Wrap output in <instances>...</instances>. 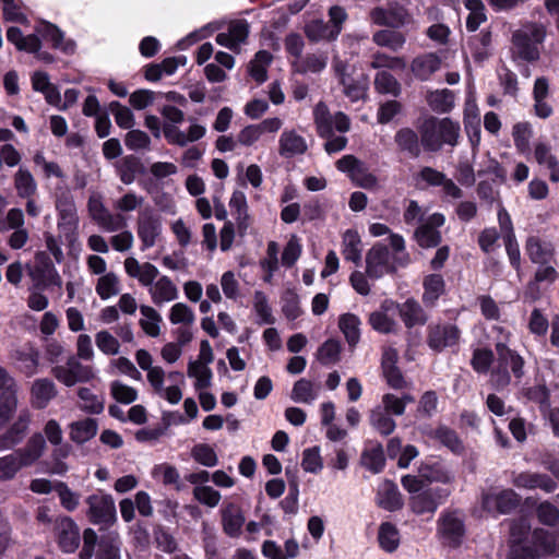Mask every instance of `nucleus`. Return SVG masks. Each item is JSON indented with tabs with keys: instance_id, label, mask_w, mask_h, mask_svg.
Returning a JSON list of instances; mask_svg holds the SVG:
<instances>
[{
	"instance_id": "nucleus-1",
	"label": "nucleus",
	"mask_w": 559,
	"mask_h": 559,
	"mask_svg": "<svg viewBox=\"0 0 559 559\" xmlns=\"http://www.w3.org/2000/svg\"><path fill=\"white\" fill-rule=\"evenodd\" d=\"M496 364L490 372V385L496 391L507 389L512 379L518 384L525 377L526 361L520 353L503 342L495 344Z\"/></svg>"
},
{
	"instance_id": "nucleus-2",
	"label": "nucleus",
	"mask_w": 559,
	"mask_h": 559,
	"mask_svg": "<svg viewBox=\"0 0 559 559\" xmlns=\"http://www.w3.org/2000/svg\"><path fill=\"white\" fill-rule=\"evenodd\" d=\"M425 152L437 153L443 145L456 146L461 127L457 121L449 117L438 118L429 116L423 123Z\"/></svg>"
},
{
	"instance_id": "nucleus-3",
	"label": "nucleus",
	"mask_w": 559,
	"mask_h": 559,
	"mask_svg": "<svg viewBox=\"0 0 559 559\" xmlns=\"http://www.w3.org/2000/svg\"><path fill=\"white\" fill-rule=\"evenodd\" d=\"M83 546L79 552L80 559H121L122 542L117 532L98 537L97 533L87 527L82 533Z\"/></svg>"
},
{
	"instance_id": "nucleus-4",
	"label": "nucleus",
	"mask_w": 559,
	"mask_h": 559,
	"mask_svg": "<svg viewBox=\"0 0 559 559\" xmlns=\"http://www.w3.org/2000/svg\"><path fill=\"white\" fill-rule=\"evenodd\" d=\"M546 38V27L540 23H528L512 33L513 59L535 62L540 58L539 46Z\"/></svg>"
},
{
	"instance_id": "nucleus-5",
	"label": "nucleus",
	"mask_w": 559,
	"mask_h": 559,
	"mask_svg": "<svg viewBox=\"0 0 559 559\" xmlns=\"http://www.w3.org/2000/svg\"><path fill=\"white\" fill-rule=\"evenodd\" d=\"M556 552V536L549 531L536 527L526 540L510 545L509 559H540Z\"/></svg>"
},
{
	"instance_id": "nucleus-6",
	"label": "nucleus",
	"mask_w": 559,
	"mask_h": 559,
	"mask_svg": "<svg viewBox=\"0 0 559 559\" xmlns=\"http://www.w3.org/2000/svg\"><path fill=\"white\" fill-rule=\"evenodd\" d=\"M466 534L464 520L457 511L444 510L437 521V535L443 546L457 549L462 546Z\"/></svg>"
},
{
	"instance_id": "nucleus-7",
	"label": "nucleus",
	"mask_w": 559,
	"mask_h": 559,
	"mask_svg": "<svg viewBox=\"0 0 559 559\" xmlns=\"http://www.w3.org/2000/svg\"><path fill=\"white\" fill-rule=\"evenodd\" d=\"M85 503L87 504L86 518L92 524L109 527L117 522V511L111 495L99 490L90 495Z\"/></svg>"
},
{
	"instance_id": "nucleus-8",
	"label": "nucleus",
	"mask_w": 559,
	"mask_h": 559,
	"mask_svg": "<svg viewBox=\"0 0 559 559\" xmlns=\"http://www.w3.org/2000/svg\"><path fill=\"white\" fill-rule=\"evenodd\" d=\"M373 24L399 29L412 22L408 10L397 1H391L386 7H376L369 13Z\"/></svg>"
},
{
	"instance_id": "nucleus-9",
	"label": "nucleus",
	"mask_w": 559,
	"mask_h": 559,
	"mask_svg": "<svg viewBox=\"0 0 559 559\" xmlns=\"http://www.w3.org/2000/svg\"><path fill=\"white\" fill-rule=\"evenodd\" d=\"M460 338L461 330L455 324L431 323L427 326L426 343L436 353L457 346Z\"/></svg>"
},
{
	"instance_id": "nucleus-10",
	"label": "nucleus",
	"mask_w": 559,
	"mask_h": 559,
	"mask_svg": "<svg viewBox=\"0 0 559 559\" xmlns=\"http://www.w3.org/2000/svg\"><path fill=\"white\" fill-rule=\"evenodd\" d=\"M55 535L59 549L64 554L75 552L81 543L80 527L70 516H59L55 521Z\"/></svg>"
},
{
	"instance_id": "nucleus-11",
	"label": "nucleus",
	"mask_w": 559,
	"mask_h": 559,
	"mask_svg": "<svg viewBox=\"0 0 559 559\" xmlns=\"http://www.w3.org/2000/svg\"><path fill=\"white\" fill-rule=\"evenodd\" d=\"M31 277L34 281V288L38 290H44L52 285L60 286L62 283L52 260L43 251L35 255V266L31 272Z\"/></svg>"
},
{
	"instance_id": "nucleus-12",
	"label": "nucleus",
	"mask_w": 559,
	"mask_h": 559,
	"mask_svg": "<svg viewBox=\"0 0 559 559\" xmlns=\"http://www.w3.org/2000/svg\"><path fill=\"white\" fill-rule=\"evenodd\" d=\"M394 142L400 153L409 158H418L425 152L423 126L418 127V132L411 127H403L394 134Z\"/></svg>"
},
{
	"instance_id": "nucleus-13",
	"label": "nucleus",
	"mask_w": 559,
	"mask_h": 559,
	"mask_svg": "<svg viewBox=\"0 0 559 559\" xmlns=\"http://www.w3.org/2000/svg\"><path fill=\"white\" fill-rule=\"evenodd\" d=\"M525 253L533 264H557L555 245L539 236H528L526 238Z\"/></svg>"
},
{
	"instance_id": "nucleus-14",
	"label": "nucleus",
	"mask_w": 559,
	"mask_h": 559,
	"mask_svg": "<svg viewBox=\"0 0 559 559\" xmlns=\"http://www.w3.org/2000/svg\"><path fill=\"white\" fill-rule=\"evenodd\" d=\"M35 31L40 38L49 41L52 48L59 49L66 55L74 53L76 48L75 41L73 39H64V33L56 24L41 21Z\"/></svg>"
},
{
	"instance_id": "nucleus-15",
	"label": "nucleus",
	"mask_w": 559,
	"mask_h": 559,
	"mask_svg": "<svg viewBox=\"0 0 559 559\" xmlns=\"http://www.w3.org/2000/svg\"><path fill=\"white\" fill-rule=\"evenodd\" d=\"M512 484L520 489L539 488L545 492H552L557 488V483L549 475L530 471L513 474Z\"/></svg>"
},
{
	"instance_id": "nucleus-16",
	"label": "nucleus",
	"mask_w": 559,
	"mask_h": 559,
	"mask_svg": "<svg viewBox=\"0 0 559 559\" xmlns=\"http://www.w3.org/2000/svg\"><path fill=\"white\" fill-rule=\"evenodd\" d=\"M395 308L405 328L411 330L427 323L429 316L415 298H407L404 302H396Z\"/></svg>"
},
{
	"instance_id": "nucleus-17",
	"label": "nucleus",
	"mask_w": 559,
	"mask_h": 559,
	"mask_svg": "<svg viewBox=\"0 0 559 559\" xmlns=\"http://www.w3.org/2000/svg\"><path fill=\"white\" fill-rule=\"evenodd\" d=\"M162 229L160 217L152 212L143 213L138 221V236L142 242V249H148L156 242Z\"/></svg>"
},
{
	"instance_id": "nucleus-18",
	"label": "nucleus",
	"mask_w": 559,
	"mask_h": 559,
	"mask_svg": "<svg viewBox=\"0 0 559 559\" xmlns=\"http://www.w3.org/2000/svg\"><path fill=\"white\" fill-rule=\"evenodd\" d=\"M31 423V414L23 411L16 420L0 436V449H12L23 441Z\"/></svg>"
},
{
	"instance_id": "nucleus-19",
	"label": "nucleus",
	"mask_w": 559,
	"mask_h": 559,
	"mask_svg": "<svg viewBox=\"0 0 559 559\" xmlns=\"http://www.w3.org/2000/svg\"><path fill=\"white\" fill-rule=\"evenodd\" d=\"M16 369L25 377H32L37 372L40 353L31 344L14 350L12 354Z\"/></svg>"
},
{
	"instance_id": "nucleus-20",
	"label": "nucleus",
	"mask_w": 559,
	"mask_h": 559,
	"mask_svg": "<svg viewBox=\"0 0 559 559\" xmlns=\"http://www.w3.org/2000/svg\"><path fill=\"white\" fill-rule=\"evenodd\" d=\"M440 67V57L435 52H427L413 59L411 71L417 80L427 81Z\"/></svg>"
},
{
	"instance_id": "nucleus-21",
	"label": "nucleus",
	"mask_w": 559,
	"mask_h": 559,
	"mask_svg": "<svg viewBox=\"0 0 559 559\" xmlns=\"http://www.w3.org/2000/svg\"><path fill=\"white\" fill-rule=\"evenodd\" d=\"M423 288V304L426 307L433 308L439 298L445 294V281L441 274L431 273L424 277Z\"/></svg>"
},
{
	"instance_id": "nucleus-22",
	"label": "nucleus",
	"mask_w": 559,
	"mask_h": 559,
	"mask_svg": "<svg viewBox=\"0 0 559 559\" xmlns=\"http://www.w3.org/2000/svg\"><path fill=\"white\" fill-rule=\"evenodd\" d=\"M396 364L397 355L395 352L384 353L381 360L383 377L390 388L394 390H401L405 388L406 381Z\"/></svg>"
},
{
	"instance_id": "nucleus-23",
	"label": "nucleus",
	"mask_w": 559,
	"mask_h": 559,
	"mask_svg": "<svg viewBox=\"0 0 559 559\" xmlns=\"http://www.w3.org/2000/svg\"><path fill=\"white\" fill-rule=\"evenodd\" d=\"M377 504L389 512H395L403 508L404 501L395 483L385 480L383 487L378 490Z\"/></svg>"
},
{
	"instance_id": "nucleus-24",
	"label": "nucleus",
	"mask_w": 559,
	"mask_h": 559,
	"mask_svg": "<svg viewBox=\"0 0 559 559\" xmlns=\"http://www.w3.org/2000/svg\"><path fill=\"white\" fill-rule=\"evenodd\" d=\"M427 436L439 441L455 455H461L465 451L463 441L457 432L445 425H439L436 429H431Z\"/></svg>"
},
{
	"instance_id": "nucleus-25",
	"label": "nucleus",
	"mask_w": 559,
	"mask_h": 559,
	"mask_svg": "<svg viewBox=\"0 0 559 559\" xmlns=\"http://www.w3.org/2000/svg\"><path fill=\"white\" fill-rule=\"evenodd\" d=\"M31 394L33 407L44 409L48 406L49 402L56 397V385L50 379H37L32 385Z\"/></svg>"
},
{
	"instance_id": "nucleus-26",
	"label": "nucleus",
	"mask_w": 559,
	"mask_h": 559,
	"mask_svg": "<svg viewBox=\"0 0 559 559\" xmlns=\"http://www.w3.org/2000/svg\"><path fill=\"white\" fill-rule=\"evenodd\" d=\"M305 35L312 43L320 40H334L337 38L341 27H331V25L323 20H311L304 27Z\"/></svg>"
},
{
	"instance_id": "nucleus-27",
	"label": "nucleus",
	"mask_w": 559,
	"mask_h": 559,
	"mask_svg": "<svg viewBox=\"0 0 559 559\" xmlns=\"http://www.w3.org/2000/svg\"><path fill=\"white\" fill-rule=\"evenodd\" d=\"M116 169L120 180L124 185L132 183L138 175L145 174V167L140 157L132 154L122 157L118 162Z\"/></svg>"
},
{
	"instance_id": "nucleus-28",
	"label": "nucleus",
	"mask_w": 559,
	"mask_h": 559,
	"mask_svg": "<svg viewBox=\"0 0 559 559\" xmlns=\"http://www.w3.org/2000/svg\"><path fill=\"white\" fill-rule=\"evenodd\" d=\"M46 440L43 433L35 432L29 437L26 445L17 450V454L23 459L25 466H32L44 454Z\"/></svg>"
},
{
	"instance_id": "nucleus-29",
	"label": "nucleus",
	"mask_w": 559,
	"mask_h": 559,
	"mask_svg": "<svg viewBox=\"0 0 559 559\" xmlns=\"http://www.w3.org/2000/svg\"><path fill=\"white\" fill-rule=\"evenodd\" d=\"M418 473L428 484H450L453 480V476L440 461L421 463Z\"/></svg>"
},
{
	"instance_id": "nucleus-30",
	"label": "nucleus",
	"mask_w": 559,
	"mask_h": 559,
	"mask_svg": "<svg viewBox=\"0 0 559 559\" xmlns=\"http://www.w3.org/2000/svg\"><path fill=\"white\" fill-rule=\"evenodd\" d=\"M490 499L500 514H510L520 507L522 500L513 489H503L496 495L486 496L484 502L488 503Z\"/></svg>"
},
{
	"instance_id": "nucleus-31",
	"label": "nucleus",
	"mask_w": 559,
	"mask_h": 559,
	"mask_svg": "<svg viewBox=\"0 0 559 559\" xmlns=\"http://www.w3.org/2000/svg\"><path fill=\"white\" fill-rule=\"evenodd\" d=\"M360 464L372 474L381 473L385 467V455L381 443L365 448L360 455Z\"/></svg>"
},
{
	"instance_id": "nucleus-32",
	"label": "nucleus",
	"mask_w": 559,
	"mask_h": 559,
	"mask_svg": "<svg viewBox=\"0 0 559 559\" xmlns=\"http://www.w3.org/2000/svg\"><path fill=\"white\" fill-rule=\"evenodd\" d=\"M245 516L239 508L229 504L222 511V525L224 533L229 537H238L241 534Z\"/></svg>"
},
{
	"instance_id": "nucleus-33",
	"label": "nucleus",
	"mask_w": 559,
	"mask_h": 559,
	"mask_svg": "<svg viewBox=\"0 0 559 559\" xmlns=\"http://www.w3.org/2000/svg\"><path fill=\"white\" fill-rule=\"evenodd\" d=\"M342 254L346 261L355 263L357 266L361 263V239L357 230L347 229L343 234Z\"/></svg>"
},
{
	"instance_id": "nucleus-34",
	"label": "nucleus",
	"mask_w": 559,
	"mask_h": 559,
	"mask_svg": "<svg viewBox=\"0 0 559 559\" xmlns=\"http://www.w3.org/2000/svg\"><path fill=\"white\" fill-rule=\"evenodd\" d=\"M491 44L492 33L489 28H484L469 38L468 46L475 62H483L490 56L488 49Z\"/></svg>"
},
{
	"instance_id": "nucleus-35",
	"label": "nucleus",
	"mask_w": 559,
	"mask_h": 559,
	"mask_svg": "<svg viewBox=\"0 0 559 559\" xmlns=\"http://www.w3.org/2000/svg\"><path fill=\"white\" fill-rule=\"evenodd\" d=\"M400 531L395 524L383 522L379 526L378 543L379 547L385 552L392 554L400 546Z\"/></svg>"
},
{
	"instance_id": "nucleus-36",
	"label": "nucleus",
	"mask_w": 559,
	"mask_h": 559,
	"mask_svg": "<svg viewBox=\"0 0 559 559\" xmlns=\"http://www.w3.org/2000/svg\"><path fill=\"white\" fill-rule=\"evenodd\" d=\"M97 429V421L94 418L74 421L71 424L70 438L73 442L83 444L96 436Z\"/></svg>"
},
{
	"instance_id": "nucleus-37",
	"label": "nucleus",
	"mask_w": 559,
	"mask_h": 559,
	"mask_svg": "<svg viewBox=\"0 0 559 559\" xmlns=\"http://www.w3.org/2000/svg\"><path fill=\"white\" fill-rule=\"evenodd\" d=\"M372 41L380 47L389 48L393 51H397L403 48L406 37L403 33L396 29H380L373 33Z\"/></svg>"
},
{
	"instance_id": "nucleus-38",
	"label": "nucleus",
	"mask_w": 559,
	"mask_h": 559,
	"mask_svg": "<svg viewBox=\"0 0 559 559\" xmlns=\"http://www.w3.org/2000/svg\"><path fill=\"white\" fill-rule=\"evenodd\" d=\"M496 364V352L488 347H478L473 350L471 366L479 374H486Z\"/></svg>"
},
{
	"instance_id": "nucleus-39",
	"label": "nucleus",
	"mask_w": 559,
	"mask_h": 559,
	"mask_svg": "<svg viewBox=\"0 0 559 559\" xmlns=\"http://www.w3.org/2000/svg\"><path fill=\"white\" fill-rule=\"evenodd\" d=\"M360 319L350 312L340 316L338 326L349 346H356L360 340Z\"/></svg>"
},
{
	"instance_id": "nucleus-40",
	"label": "nucleus",
	"mask_w": 559,
	"mask_h": 559,
	"mask_svg": "<svg viewBox=\"0 0 559 559\" xmlns=\"http://www.w3.org/2000/svg\"><path fill=\"white\" fill-rule=\"evenodd\" d=\"M307 150L305 139L295 131H284L280 138V153L282 155L302 154Z\"/></svg>"
},
{
	"instance_id": "nucleus-41",
	"label": "nucleus",
	"mask_w": 559,
	"mask_h": 559,
	"mask_svg": "<svg viewBox=\"0 0 559 559\" xmlns=\"http://www.w3.org/2000/svg\"><path fill=\"white\" fill-rule=\"evenodd\" d=\"M14 187L17 195L23 199L32 198L37 190V183L28 169L20 168L14 176Z\"/></svg>"
},
{
	"instance_id": "nucleus-42",
	"label": "nucleus",
	"mask_w": 559,
	"mask_h": 559,
	"mask_svg": "<svg viewBox=\"0 0 559 559\" xmlns=\"http://www.w3.org/2000/svg\"><path fill=\"white\" fill-rule=\"evenodd\" d=\"M414 239L423 249L437 248L442 242V235L439 229L419 225L414 231Z\"/></svg>"
},
{
	"instance_id": "nucleus-43",
	"label": "nucleus",
	"mask_w": 559,
	"mask_h": 559,
	"mask_svg": "<svg viewBox=\"0 0 559 559\" xmlns=\"http://www.w3.org/2000/svg\"><path fill=\"white\" fill-rule=\"evenodd\" d=\"M374 88L379 94L401 95L402 86L396 78L388 71H379L374 76Z\"/></svg>"
},
{
	"instance_id": "nucleus-44",
	"label": "nucleus",
	"mask_w": 559,
	"mask_h": 559,
	"mask_svg": "<svg viewBox=\"0 0 559 559\" xmlns=\"http://www.w3.org/2000/svg\"><path fill=\"white\" fill-rule=\"evenodd\" d=\"M16 391L7 389L0 393V430L4 429L16 409Z\"/></svg>"
},
{
	"instance_id": "nucleus-45",
	"label": "nucleus",
	"mask_w": 559,
	"mask_h": 559,
	"mask_svg": "<svg viewBox=\"0 0 559 559\" xmlns=\"http://www.w3.org/2000/svg\"><path fill=\"white\" fill-rule=\"evenodd\" d=\"M153 537L156 544V547L165 554H174L178 550V543L169 532V528L162 525L156 524L153 526Z\"/></svg>"
},
{
	"instance_id": "nucleus-46",
	"label": "nucleus",
	"mask_w": 559,
	"mask_h": 559,
	"mask_svg": "<svg viewBox=\"0 0 559 559\" xmlns=\"http://www.w3.org/2000/svg\"><path fill=\"white\" fill-rule=\"evenodd\" d=\"M178 297V289L171 280L163 275L155 284V292L152 293L154 304L159 305L163 301H171Z\"/></svg>"
},
{
	"instance_id": "nucleus-47",
	"label": "nucleus",
	"mask_w": 559,
	"mask_h": 559,
	"mask_svg": "<svg viewBox=\"0 0 559 559\" xmlns=\"http://www.w3.org/2000/svg\"><path fill=\"white\" fill-rule=\"evenodd\" d=\"M26 467L17 451L0 457V480H10L16 473Z\"/></svg>"
},
{
	"instance_id": "nucleus-48",
	"label": "nucleus",
	"mask_w": 559,
	"mask_h": 559,
	"mask_svg": "<svg viewBox=\"0 0 559 559\" xmlns=\"http://www.w3.org/2000/svg\"><path fill=\"white\" fill-rule=\"evenodd\" d=\"M475 114L471 116L468 108L464 109V128L465 132L468 136V140L471 142V145L473 147H476L479 145L480 142V119L478 115V108L477 105H474Z\"/></svg>"
},
{
	"instance_id": "nucleus-49",
	"label": "nucleus",
	"mask_w": 559,
	"mask_h": 559,
	"mask_svg": "<svg viewBox=\"0 0 559 559\" xmlns=\"http://www.w3.org/2000/svg\"><path fill=\"white\" fill-rule=\"evenodd\" d=\"M370 424L382 436L391 435L396 427L394 419L380 407L371 411Z\"/></svg>"
},
{
	"instance_id": "nucleus-50",
	"label": "nucleus",
	"mask_w": 559,
	"mask_h": 559,
	"mask_svg": "<svg viewBox=\"0 0 559 559\" xmlns=\"http://www.w3.org/2000/svg\"><path fill=\"white\" fill-rule=\"evenodd\" d=\"M428 102L433 111L447 114L454 106V94L448 88L437 91L430 95Z\"/></svg>"
},
{
	"instance_id": "nucleus-51",
	"label": "nucleus",
	"mask_w": 559,
	"mask_h": 559,
	"mask_svg": "<svg viewBox=\"0 0 559 559\" xmlns=\"http://www.w3.org/2000/svg\"><path fill=\"white\" fill-rule=\"evenodd\" d=\"M78 227V217L75 209L72 204L68 207L59 210L58 228L64 233L66 238L71 241L74 235V230Z\"/></svg>"
},
{
	"instance_id": "nucleus-52",
	"label": "nucleus",
	"mask_w": 559,
	"mask_h": 559,
	"mask_svg": "<svg viewBox=\"0 0 559 559\" xmlns=\"http://www.w3.org/2000/svg\"><path fill=\"white\" fill-rule=\"evenodd\" d=\"M538 522L545 526L555 527L559 524V508L549 501H542L535 509Z\"/></svg>"
},
{
	"instance_id": "nucleus-53",
	"label": "nucleus",
	"mask_w": 559,
	"mask_h": 559,
	"mask_svg": "<svg viewBox=\"0 0 559 559\" xmlns=\"http://www.w3.org/2000/svg\"><path fill=\"white\" fill-rule=\"evenodd\" d=\"M192 459L206 467H214L218 464V457L214 449L207 443H198L191 450Z\"/></svg>"
},
{
	"instance_id": "nucleus-54",
	"label": "nucleus",
	"mask_w": 559,
	"mask_h": 559,
	"mask_svg": "<svg viewBox=\"0 0 559 559\" xmlns=\"http://www.w3.org/2000/svg\"><path fill=\"white\" fill-rule=\"evenodd\" d=\"M409 507L417 515L426 513L433 514L438 509L437 503L432 498H430L426 490L412 496L409 499Z\"/></svg>"
},
{
	"instance_id": "nucleus-55",
	"label": "nucleus",
	"mask_w": 559,
	"mask_h": 559,
	"mask_svg": "<svg viewBox=\"0 0 559 559\" xmlns=\"http://www.w3.org/2000/svg\"><path fill=\"white\" fill-rule=\"evenodd\" d=\"M341 350L340 341L328 338L318 349V359L323 365L335 364L340 360Z\"/></svg>"
},
{
	"instance_id": "nucleus-56",
	"label": "nucleus",
	"mask_w": 559,
	"mask_h": 559,
	"mask_svg": "<svg viewBox=\"0 0 559 559\" xmlns=\"http://www.w3.org/2000/svg\"><path fill=\"white\" fill-rule=\"evenodd\" d=\"M328 57L324 53H308L297 64V72L319 73L326 67Z\"/></svg>"
},
{
	"instance_id": "nucleus-57",
	"label": "nucleus",
	"mask_w": 559,
	"mask_h": 559,
	"mask_svg": "<svg viewBox=\"0 0 559 559\" xmlns=\"http://www.w3.org/2000/svg\"><path fill=\"white\" fill-rule=\"evenodd\" d=\"M278 251L280 247L276 241L272 240L267 243V257L260 261V266L266 273L264 276L265 282H269L273 277V274L278 270Z\"/></svg>"
},
{
	"instance_id": "nucleus-58",
	"label": "nucleus",
	"mask_w": 559,
	"mask_h": 559,
	"mask_svg": "<svg viewBox=\"0 0 559 559\" xmlns=\"http://www.w3.org/2000/svg\"><path fill=\"white\" fill-rule=\"evenodd\" d=\"M366 261L385 266L386 273L395 271V267L390 264V251L385 245L379 242L373 245L366 255Z\"/></svg>"
},
{
	"instance_id": "nucleus-59",
	"label": "nucleus",
	"mask_w": 559,
	"mask_h": 559,
	"mask_svg": "<svg viewBox=\"0 0 559 559\" xmlns=\"http://www.w3.org/2000/svg\"><path fill=\"white\" fill-rule=\"evenodd\" d=\"M55 490L57 491L60 504L69 512H73L79 507L80 495L72 491L69 486L63 481L55 483Z\"/></svg>"
},
{
	"instance_id": "nucleus-60",
	"label": "nucleus",
	"mask_w": 559,
	"mask_h": 559,
	"mask_svg": "<svg viewBox=\"0 0 559 559\" xmlns=\"http://www.w3.org/2000/svg\"><path fill=\"white\" fill-rule=\"evenodd\" d=\"M95 289L98 296L106 300L119 293V280L116 274L107 273L98 278Z\"/></svg>"
},
{
	"instance_id": "nucleus-61",
	"label": "nucleus",
	"mask_w": 559,
	"mask_h": 559,
	"mask_svg": "<svg viewBox=\"0 0 559 559\" xmlns=\"http://www.w3.org/2000/svg\"><path fill=\"white\" fill-rule=\"evenodd\" d=\"M371 68H386L391 70H404L406 62L403 57H392L384 52L377 51L372 55Z\"/></svg>"
},
{
	"instance_id": "nucleus-62",
	"label": "nucleus",
	"mask_w": 559,
	"mask_h": 559,
	"mask_svg": "<svg viewBox=\"0 0 559 559\" xmlns=\"http://www.w3.org/2000/svg\"><path fill=\"white\" fill-rule=\"evenodd\" d=\"M301 467L305 472L317 474L323 467L320 448L314 445L307 448L302 452Z\"/></svg>"
},
{
	"instance_id": "nucleus-63",
	"label": "nucleus",
	"mask_w": 559,
	"mask_h": 559,
	"mask_svg": "<svg viewBox=\"0 0 559 559\" xmlns=\"http://www.w3.org/2000/svg\"><path fill=\"white\" fill-rule=\"evenodd\" d=\"M531 135L532 129L528 122H518L513 126L512 138L520 153H525L528 150Z\"/></svg>"
},
{
	"instance_id": "nucleus-64",
	"label": "nucleus",
	"mask_w": 559,
	"mask_h": 559,
	"mask_svg": "<svg viewBox=\"0 0 559 559\" xmlns=\"http://www.w3.org/2000/svg\"><path fill=\"white\" fill-rule=\"evenodd\" d=\"M371 328L382 334L395 332L396 322L382 311H374L369 316Z\"/></svg>"
}]
</instances>
